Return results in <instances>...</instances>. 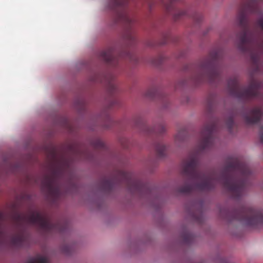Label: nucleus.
Segmentation results:
<instances>
[{
  "instance_id": "1",
  "label": "nucleus",
  "mask_w": 263,
  "mask_h": 263,
  "mask_svg": "<svg viewBox=\"0 0 263 263\" xmlns=\"http://www.w3.org/2000/svg\"><path fill=\"white\" fill-rule=\"evenodd\" d=\"M216 128L217 124L214 122L205 124L202 128L197 149L191 153L182 162L181 175L186 181L178 191L185 194L194 191L209 192L214 189L218 182L233 199L239 200L245 193L247 179L252 174L246 163L236 157L229 158L218 174L203 172L199 168V154L212 146L213 134Z\"/></svg>"
},
{
  "instance_id": "2",
  "label": "nucleus",
  "mask_w": 263,
  "mask_h": 263,
  "mask_svg": "<svg viewBox=\"0 0 263 263\" xmlns=\"http://www.w3.org/2000/svg\"><path fill=\"white\" fill-rule=\"evenodd\" d=\"M15 225L19 228V232L11 238V244L16 247H23L28 241L24 231L25 225H35L43 232L64 233L68 227L65 221L53 223L49 216L45 213L37 210L29 211L27 214L16 213L13 216Z\"/></svg>"
},
{
  "instance_id": "3",
  "label": "nucleus",
  "mask_w": 263,
  "mask_h": 263,
  "mask_svg": "<svg viewBox=\"0 0 263 263\" xmlns=\"http://www.w3.org/2000/svg\"><path fill=\"white\" fill-rule=\"evenodd\" d=\"M257 0H245V4L240 10L237 20L241 29L237 34L238 39V48L243 52H249L251 59L256 62L259 59V54L263 52V39L259 41L250 30L246 14L255 13L258 7Z\"/></svg>"
},
{
  "instance_id": "4",
  "label": "nucleus",
  "mask_w": 263,
  "mask_h": 263,
  "mask_svg": "<svg viewBox=\"0 0 263 263\" xmlns=\"http://www.w3.org/2000/svg\"><path fill=\"white\" fill-rule=\"evenodd\" d=\"M221 57V53L220 51L214 50L199 65L187 67L186 69L192 72L190 83L198 85L205 81L211 83L218 81L220 79L219 63Z\"/></svg>"
},
{
  "instance_id": "5",
  "label": "nucleus",
  "mask_w": 263,
  "mask_h": 263,
  "mask_svg": "<svg viewBox=\"0 0 263 263\" xmlns=\"http://www.w3.org/2000/svg\"><path fill=\"white\" fill-rule=\"evenodd\" d=\"M69 165L68 161L64 157L59 159L54 152L52 153L49 172L43 177L41 183L43 189L46 190L55 199L60 195L59 181L68 168Z\"/></svg>"
},
{
  "instance_id": "6",
  "label": "nucleus",
  "mask_w": 263,
  "mask_h": 263,
  "mask_svg": "<svg viewBox=\"0 0 263 263\" xmlns=\"http://www.w3.org/2000/svg\"><path fill=\"white\" fill-rule=\"evenodd\" d=\"M220 213L222 215L224 213L223 218L230 221L236 220L245 225L253 228H257L263 226L262 212L252 207L243 206L231 212L223 210Z\"/></svg>"
},
{
  "instance_id": "7",
  "label": "nucleus",
  "mask_w": 263,
  "mask_h": 263,
  "mask_svg": "<svg viewBox=\"0 0 263 263\" xmlns=\"http://www.w3.org/2000/svg\"><path fill=\"white\" fill-rule=\"evenodd\" d=\"M127 2L128 0H110V5L115 14L116 22H121L125 26V39L129 42L134 43L136 38L132 27L135 20L126 9Z\"/></svg>"
},
{
  "instance_id": "8",
  "label": "nucleus",
  "mask_w": 263,
  "mask_h": 263,
  "mask_svg": "<svg viewBox=\"0 0 263 263\" xmlns=\"http://www.w3.org/2000/svg\"><path fill=\"white\" fill-rule=\"evenodd\" d=\"M228 87L231 96L240 99L249 100L260 96L259 84L255 81H252L248 87H245L241 86L237 79L234 78L228 81Z\"/></svg>"
},
{
  "instance_id": "9",
  "label": "nucleus",
  "mask_w": 263,
  "mask_h": 263,
  "mask_svg": "<svg viewBox=\"0 0 263 263\" xmlns=\"http://www.w3.org/2000/svg\"><path fill=\"white\" fill-rule=\"evenodd\" d=\"M119 175L133 193L147 194L150 192L149 185L136 178L132 173L122 171L119 172Z\"/></svg>"
},
{
  "instance_id": "10",
  "label": "nucleus",
  "mask_w": 263,
  "mask_h": 263,
  "mask_svg": "<svg viewBox=\"0 0 263 263\" xmlns=\"http://www.w3.org/2000/svg\"><path fill=\"white\" fill-rule=\"evenodd\" d=\"M263 115L262 107L256 106L246 112L243 115L244 119L248 124L257 123L261 119Z\"/></svg>"
},
{
  "instance_id": "11",
  "label": "nucleus",
  "mask_w": 263,
  "mask_h": 263,
  "mask_svg": "<svg viewBox=\"0 0 263 263\" xmlns=\"http://www.w3.org/2000/svg\"><path fill=\"white\" fill-rule=\"evenodd\" d=\"M116 54L114 49L111 48L102 51L100 54V58L107 64L115 66L118 62V57Z\"/></svg>"
},
{
  "instance_id": "12",
  "label": "nucleus",
  "mask_w": 263,
  "mask_h": 263,
  "mask_svg": "<svg viewBox=\"0 0 263 263\" xmlns=\"http://www.w3.org/2000/svg\"><path fill=\"white\" fill-rule=\"evenodd\" d=\"M141 128L146 134H155L157 136L162 134L165 130L163 124H159L154 127H149L143 122H141Z\"/></svg>"
},
{
  "instance_id": "13",
  "label": "nucleus",
  "mask_w": 263,
  "mask_h": 263,
  "mask_svg": "<svg viewBox=\"0 0 263 263\" xmlns=\"http://www.w3.org/2000/svg\"><path fill=\"white\" fill-rule=\"evenodd\" d=\"M114 181L111 179L104 178L101 180L100 186L101 189L105 192H109L114 187Z\"/></svg>"
},
{
  "instance_id": "14",
  "label": "nucleus",
  "mask_w": 263,
  "mask_h": 263,
  "mask_svg": "<svg viewBox=\"0 0 263 263\" xmlns=\"http://www.w3.org/2000/svg\"><path fill=\"white\" fill-rule=\"evenodd\" d=\"M154 147L158 157L163 158L165 156L166 147L161 141L155 142Z\"/></svg>"
},
{
  "instance_id": "15",
  "label": "nucleus",
  "mask_w": 263,
  "mask_h": 263,
  "mask_svg": "<svg viewBox=\"0 0 263 263\" xmlns=\"http://www.w3.org/2000/svg\"><path fill=\"white\" fill-rule=\"evenodd\" d=\"M145 96L146 97L152 99L157 98L161 99L163 97L162 93L155 87L149 88L146 92Z\"/></svg>"
},
{
  "instance_id": "16",
  "label": "nucleus",
  "mask_w": 263,
  "mask_h": 263,
  "mask_svg": "<svg viewBox=\"0 0 263 263\" xmlns=\"http://www.w3.org/2000/svg\"><path fill=\"white\" fill-rule=\"evenodd\" d=\"M26 263H48L47 257L40 255L30 258Z\"/></svg>"
},
{
  "instance_id": "17",
  "label": "nucleus",
  "mask_w": 263,
  "mask_h": 263,
  "mask_svg": "<svg viewBox=\"0 0 263 263\" xmlns=\"http://www.w3.org/2000/svg\"><path fill=\"white\" fill-rule=\"evenodd\" d=\"M177 0H165L162 3L168 12H171L175 9L174 3Z\"/></svg>"
},
{
  "instance_id": "18",
  "label": "nucleus",
  "mask_w": 263,
  "mask_h": 263,
  "mask_svg": "<svg viewBox=\"0 0 263 263\" xmlns=\"http://www.w3.org/2000/svg\"><path fill=\"white\" fill-rule=\"evenodd\" d=\"M186 136V132L185 129H182L178 132L175 137L176 142L183 141Z\"/></svg>"
},
{
  "instance_id": "19",
  "label": "nucleus",
  "mask_w": 263,
  "mask_h": 263,
  "mask_svg": "<svg viewBox=\"0 0 263 263\" xmlns=\"http://www.w3.org/2000/svg\"><path fill=\"white\" fill-rule=\"evenodd\" d=\"M107 91L111 96L117 91L116 85L112 81H109L107 85Z\"/></svg>"
},
{
  "instance_id": "20",
  "label": "nucleus",
  "mask_w": 263,
  "mask_h": 263,
  "mask_svg": "<svg viewBox=\"0 0 263 263\" xmlns=\"http://www.w3.org/2000/svg\"><path fill=\"white\" fill-rule=\"evenodd\" d=\"M93 146L97 149H105V145L103 141L100 140H97L93 142Z\"/></svg>"
},
{
  "instance_id": "21",
  "label": "nucleus",
  "mask_w": 263,
  "mask_h": 263,
  "mask_svg": "<svg viewBox=\"0 0 263 263\" xmlns=\"http://www.w3.org/2000/svg\"><path fill=\"white\" fill-rule=\"evenodd\" d=\"M3 215H0V245L2 243L5 237V234L2 227V220L3 219Z\"/></svg>"
},
{
  "instance_id": "22",
  "label": "nucleus",
  "mask_w": 263,
  "mask_h": 263,
  "mask_svg": "<svg viewBox=\"0 0 263 263\" xmlns=\"http://www.w3.org/2000/svg\"><path fill=\"white\" fill-rule=\"evenodd\" d=\"M188 12L186 10H181L177 12L174 15L175 20L178 19L180 17L184 15H188Z\"/></svg>"
},
{
  "instance_id": "23",
  "label": "nucleus",
  "mask_w": 263,
  "mask_h": 263,
  "mask_svg": "<svg viewBox=\"0 0 263 263\" xmlns=\"http://www.w3.org/2000/svg\"><path fill=\"white\" fill-rule=\"evenodd\" d=\"M226 125L229 130L231 132L234 125V121L232 117H230L227 120L226 122Z\"/></svg>"
},
{
  "instance_id": "24",
  "label": "nucleus",
  "mask_w": 263,
  "mask_h": 263,
  "mask_svg": "<svg viewBox=\"0 0 263 263\" xmlns=\"http://www.w3.org/2000/svg\"><path fill=\"white\" fill-rule=\"evenodd\" d=\"M192 17L196 23H199L202 19V16L198 13H195Z\"/></svg>"
},
{
  "instance_id": "25",
  "label": "nucleus",
  "mask_w": 263,
  "mask_h": 263,
  "mask_svg": "<svg viewBox=\"0 0 263 263\" xmlns=\"http://www.w3.org/2000/svg\"><path fill=\"white\" fill-rule=\"evenodd\" d=\"M182 238L185 242L189 243L191 240L192 236L189 233H184L182 235Z\"/></svg>"
},
{
  "instance_id": "26",
  "label": "nucleus",
  "mask_w": 263,
  "mask_h": 263,
  "mask_svg": "<svg viewBox=\"0 0 263 263\" xmlns=\"http://www.w3.org/2000/svg\"><path fill=\"white\" fill-rule=\"evenodd\" d=\"M163 57L162 56H160L158 58V59L155 60L154 61V63L155 65H158L159 64H161L163 62Z\"/></svg>"
},
{
  "instance_id": "27",
  "label": "nucleus",
  "mask_w": 263,
  "mask_h": 263,
  "mask_svg": "<svg viewBox=\"0 0 263 263\" xmlns=\"http://www.w3.org/2000/svg\"><path fill=\"white\" fill-rule=\"evenodd\" d=\"M91 81L94 82L101 81V80L100 78V75L99 74H96L94 77L91 78Z\"/></svg>"
},
{
  "instance_id": "28",
  "label": "nucleus",
  "mask_w": 263,
  "mask_h": 263,
  "mask_svg": "<svg viewBox=\"0 0 263 263\" xmlns=\"http://www.w3.org/2000/svg\"><path fill=\"white\" fill-rule=\"evenodd\" d=\"M259 137L261 142L263 143V125L261 126L260 127Z\"/></svg>"
},
{
  "instance_id": "29",
  "label": "nucleus",
  "mask_w": 263,
  "mask_h": 263,
  "mask_svg": "<svg viewBox=\"0 0 263 263\" xmlns=\"http://www.w3.org/2000/svg\"><path fill=\"white\" fill-rule=\"evenodd\" d=\"M257 24L261 28L262 30H263V18H259L257 21Z\"/></svg>"
},
{
  "instance_id": "30",
  "label": "nucleus",
  "mask_w": 263,
  "mask_h": 263,
  "mask_svg": "<svg viewBox=\"0 0 263 263\" xmlns=\"http://www.w3.org/2000/svg\"><path fill=\"white\" fill-rule=\"evenodd\" d=\"M125 57H127L129 59H131V54L129 52H126V55H125Z\"/></svg>"
},
{
  "instance_id": "31",
  "label": "nucleus",
  "mask_w": 263,
  "mask_h": 263,
  "mask_svg": "<svg viewBox=\"0 0 263 263\" xmlns=\"http://www.w3.org/2000/svg\"><path fill=\"white\" fill-rule=\"evenodd\" d=\"M123 56H124V55H122V54H121V55H120V57H123Z\"/></svg>"
}]
</instances>
